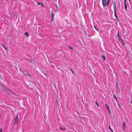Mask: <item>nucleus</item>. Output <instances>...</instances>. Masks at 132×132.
<instances>
[{
	"mask_svg": "<svg viewBox=\"0 0 132 132\" xmlns=\"http://www.w3.org/2000/svg\"><path fill=\"white\" fill-rule=\"evenodd\" d=\"M3 90L5 91L6 92V93L10 95H13L14 94L13 93L12 91L10 90V89H7L5 87L4 88Z\"/></svg>",
	"mask_w": 132,
	"mask_h": 132,
	"instance_id": "nucleus-1",
	"label": "nucleus"
},
{
	"mask_svg": "<svg viewBox=\"0 0 132 132\" xmlns=\"http://www.w3.org/2000/svg\"><path fill=\"white\" fill-rule=\"evenodd\" d=\"M109 0H102L103 5L104 6H108L109 3Z\"/></svg>",
	"mask_w": 132,
	"mask_h": 132,
	"instance_id": "nucleus-2",
	"label": "nucleus"
},
{
	"mask_svg": "<svg viewBox=\"0 0 132 132\" xmlns=\"http://www.w3.org/2000/svg\"><path fill=\"white\" fill-rule=\"evenodd\" d=\"M116 6H117V5H116V3L115 2V1H114V4H113V8H114V11H116V10H117Z\"/></svg>",
	"mask_w": 132,
	"mask_h": 132,
	"instance_id": "nucleus-3",
	"label": "nucleus"
},
{
	"mask_svg": "<svg viewBox=\"0 0 132 132\" xmlns=\"http://www.w3.org/2000/svg\"><path fill=\"white\" fill-rule=\"evenodd\" d=\"M54 13H53L52 11H51V20L52 21H53V19L54 17Z\"/></svg>",
	"mask_w": 132,
	"mask_h": 132,
	"instance_id": "nucleus-4",
	"label": "nucleus"
},
{
	"mask_svg": "<svg viewBox=\"0 0 132 132\" xmlns=\"http://www.w3.org/2000/svg\"><path fill=\"white\" fill-rule=\"evenodd\" d=\"M117 37H118V39H121L122 40V42L123 43H124L123 42V40H122V39H121V38H120V36L119 35V33L118 32L117 33Z\"/></svg>",
	"mask_w": 132,
	"mask_h": 132,
	"instance_id": "nucleus-5",
	"label": "nucleus"
},
{
	"mask_svg": "<svg viewBox=\"0 0 132 132\" xmlns=\"http://www.w3.org/2000/svg\"><path fill=\"white\" fill-rule=\"evenodd\" d=\"M116 88H117L118 90H119V86H118V84L117 82H116Z\"/></svg>",
	"mask_w": 132,
	"mask_h": 132,
	"instance_id": "nucleus-6",
	"label": "nucleus"
},
{
	"mask_svg": "<svg viewBox=\"0 0 132 132\" xmlns=\"http://www.w3.org/2000/svg\"><path fill=\"white\" fill-rule=\"evenodd\" d=\"M15 123H17L18 122V116L17 115L15 118Z\"/></svg>",
	"mask_w": 132,
	"mask_h": 132,
	"instance_id": "nucleus-7",
	"label": "nucleus"
},
{
	"mask_svg": "<svg viewBox=\"0 0 132 132\" xmlns=\"http://www.w3.org/2000/svg\"><path fill=\"white\" fill-rule=\"evenodd\" d=\"M124 6H125V10H127V6L126 4V1H124Z\"/></svg>",
	"mask_w": 132,
	"mask_h": 132,
	"instance_id": "nucleus-8",
	"label": "nucleus"
},
{
	"mask_svg": "<svg viewBox=\"0 0 132 132\" xmlns=\"http://www.w3.org/2000/svg\"><path fill=\"white\" fill-rule=\"evenodd\" d=\"M122 128L123 130H124L126 128V125L124 122H123V123Z\"/></svg>",
	"mask_w": 132,
	"mask_h": 132,
	"instance_id": "nucleus-9",
	"label": "nucleus"
},
{
	"mask_svg": "<svg viewBox=\"0 0 132 132\" xmlns=\"http://www.w3.org/2000/svg\"><path fill=\"white\" fill-rule=\"evenodd\" d=\"M60 129L61 130H65L66 129L64 127H59Z\"/></svg>",
	"mask_w": 132,
	"mask_h": 132,
	"instance_id": "nucleus-10",
	"label": "nucleus"
},
{
	"mask_svg": "<svg viewBox=\"0 0 132 132\" xmlns=\"http://www.w3.org/2000/svg\"><path fill=\"white\" fill-rule=\"evenodd\" d=\"M101 56L102 58V59L103 61H105V60L106 59V57H105L103 55H102Z\"/></svg>",
	"mask_w": 132,
	"mask_h": 132,
	"instance_id": "nucleus-11",
	"label": "nucleus"
},
{
	"mask_svg": "<svg viewBox=\"0 0 132 132\" xmlns=\"http://www.w3.org/2000/svg\"><path fill=\"white\" fill-rule=\"evenodd\" d=\"M37 4L38 5H41V7H43L44 6V4H43V3H37Z\"/></svg>",
	"mask_w": 132,
	"mask_h": 132,
	"instance_id": "nucleus-12",
	"label": "nucleus"
},
{
	"mask_svg": "<svg viewBox=\"0 0 132 132\" xmlns=\"http://www.w3.org/2000/svg\"><path fill=\"white\" fill-rule=\"evenodd\" d=\"M114 16H115V17H116V18L118 19V18L117 15H116V11H114Z\"/></svg>",
	"mask_w": 132,
	"mask_h": 132,
	"instance_id": "nucleus-13",
	"label": "nucleus"
},
{
	"mask_svg": "<svg viewBox=\"0 0 132 132\" xmlns=\"http://www.w3.org/2000/svg\"><path fill=\"white\" fill-rule=\"evenodd\" d=\"M69 70L72 72L73 74H75L74 71L71 68H70L69 69Z\"/></svg>",
	"mask_w": 132,
	"mask_h": 132,
	"instance_id": "nucleus-14",
	"label": "nucleus"
},
{
	"mask_svg": "<svg viewBox=\"0 0 132 132\" xmlns=\"http://www.w3.org/2000/svg\"><path fill=\"white\" fill-rule=\"evenodd\" d=\"M24 34L26 36H28V33L27 32H25L24 33Z\"/></svg>",
	"mask_w": 132,
	"mask_h": 132,
	"instance_id": "nucleus-15",
	"label": "nucleus"
},
{
	"mask_svg": "<svg viewBox=\"0 0 132 132\" xmlns=\"http://www.w3.org/2000/svg\"><path fill=\"white\" fill-rule=\"evenodd\" d=\"M105 105L106 106V108H107L108 110H109V108L108 106L106 104H105Z\"/></svg>",
	"mask_w": 132,
	"mask_h": 132,
	"instance_id": "nucleus-16",
	"label": "nucleus"
},
{
	"mask_svg": "<svg viewBox=\"0 0 132 132\" xmlns=\"http://www.w3.org/2000/svg\"><path fill=\"white\" fill-rule=\"evenodd\" d=\"M2 45L5 50H7L6 47H5L3 44H2Z\"/></svg>",
	"mask_w": 132,
	"mask_h": 132,
	"instance_id": "nucleus-17",
	"label": "nucleus"
},
{
	"mask_svg": "<svg viewBox=\"0 0 132 132\" xmlns=\"http://www.w3.org/2000/svg\"><path fill=\"white\" fill-rule=\"evenodd\" d=\"M109 129H110L111 130V131L112 132H113V131L111 129V127H110V126H109Z\"/></svg>",
	"mask_w": 132,
	"mask_h": 132,
	"instance_id": "nucleus-18",
	"label": "nucleus"
},
{
	"mask_svg": "<svg viewBox=\"0 0 132 132\" xmlns=\"http://www.w3.org/2000/svg\"><path fill=\"white\" fill-rule=\"evenodd\" d=\"M68 47H69V49H71L72 50H73V48L72 47H71L70 46H68Z\"/></svg>",
	"mask_w": 132,
	"mask_h": 132,
	"instance_id": "nucleus-19",
	"label": "nucleus"
},
{
	"mask_svg": "<svg viewBox=\"0 0 132 132\" xmlns=\"http://www.w3.org/2000/svg\"><path fill=\"white\" fill-rule=\"evenodd\" d=\"M94 28H95V29L96 30H97V31H98V30L96 28L95 26L94 25Z\"/></svg>",
	"mask_w": 132,
	"mask_h": 132,
	"instance_id": "nucleus-20",
	"label": "nucleus"
},
{
	"mask_svg": "<svg viewBox=\"0 0 132 132\" xmlns=\"http://www.w3.org/2000/svg\"><path fill=\"white\" fill-rule=\"evenodd\" d=\"M26 75L28 76V77H31V76L30 75V74H27V75Z\"/></svg>",
	"mask_w": 132,
	"mask_h": 132,
	"instance_id": "nucleus-21",
	"label": "nucleus"
},
{
	"mask_svg": "<svg viewBox=\"0 0 132 132\" xmlns=\"http://www.w3.org/2000/svg\"><path fill=\"white\" fill-rule=\"evenodd\" d=\"M96 104L97 105V106H98V103H97V102L96 101Z\"/></svg>",
	"mask_w": 132,
	"mask_h": 132,
	"instance_id": "nucleus-22",
	"label": "nucleus"
},
{
	"mask_svg": "<svg viewBox=\"0 0 132 132\" xmlns=\"http://www.w3.org/2000/svg\"><path fill=\"white\" fill-rule=\"evenodd\" d=\"M2 129H0V132H2Z\"/></svg>",
	"mask_w": 132,
	"mask_h": 132,
	"instance_id": "nucleus-23",
	"label": "nucleus"
},
{
	"mask_svg": "<svg viewBox=\"0 0 132 132\" xmlns=\"http://www.w3.org/2000/svg\"><path fill=\"white\" fill-rule=\"evenodd\" d=\"M115 99H116V102H117V98L116 97V96H115Z\"/></svg>",
	"mask_w": 132,
	"mask_h": 132,
	"instance_id": "nucleus-24",
	"label": "nucleus"
},
{
	"mask_svg": "<svg viewBox=\"0 0 132 132\" xmlns=\"http://www.w3.org/2000/svg\"><path fill=\"white\" fill-rule=\"evenodd\" d=\"M113 96L115 98V96H116L115 95H114V94H113Z\"/></svg>",
	"mask_w": 132,
	"mask_h": 132,
	"instance_id": "nucleus-25",
	"label": "nucleus"
},
{
	"mask_svg": "<svg viewBox=\"0 0 132 132\" xmlns=\"http://www.w3.org/2000/svg\"><path fill=\"white\" fill-rule=\"evenodd\" d=\"M109 110V112L110 113V111L109 109V110Z\"/></svg>",
	"mask_w": 132,
	"mask_h": 132,
	"instance_id": "nucleus-26",
	"label": "nucleus"
},
{
	"mask_svg": "<svg viewBox=\"0 0 132 132\" xmlns=\"http://www.w3.org/2000/svg\"><path fill=\"white\" fill-rule=\"evenodd\" d=\"M118 106L119 107V106H120L119 104H118Z\"/></svg>",
	"mask_w": 132,
	"mask_h": 132,
	"instance_id": "nucleus-27",
	"label": "nucleus"
},
{
	"mask_svg": "<svg viewBox=\"0 0 132 132\" xmlns=\"http://www.w3.org/2000/svg\"><path fill=\"white\" fill-rule=\"evenodd\" d=\"M132 101H130V103H132Z\"/></svg>",
	"mask_w": 132,
	"mask_h": 132,
	"instance_id": "nucleus-28",
	"label": "nucleus"
},
{
	"mask_svg": "<svg viewBox=\"0 0 132 132\" xmlns=\"http://www.w3.org/2000/svg\"><path fill=\"white\" fill-rule=\"evenodd\" d=\"M126 1V0H124V1Z\"/></svg>",
	"mask_w": 132,
	"mask_h": 132,
	"instance_id": "nucleus-29",
	"label": "nucleus"
},
{
	"mask_svg": "<svg viewBox=\"0 0 132 132\" xmlns=\"http://www.w3.org/2000/svg\"><path fill=\"white\" fill-rule=\"evenodd\" d=\"M56 7H57V5H56Z\"/></svg>",
	"mask_w": 132,
	"mask_h": 132,
	"instance_id": "nucleus-30",
	"label": "nucleus"
},
{
	"mask_svg": "<svg viewBox=\"0 0 132 132\" xmlns=\"http://www.w3.org/2000/svg\"><path fill=\"white\" fill-rule=\"evenodd\" d=\"M130 0H129V1Z\"/></svg>",
	"mask_w": 132,
	"mask_h": 132,
	"instance_id": "nucleus-31",
	"label": "nucleus"
}]
</instances>
